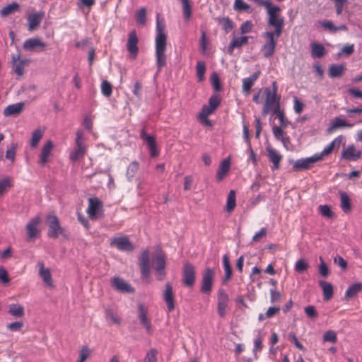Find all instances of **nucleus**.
Here are the masks:
<instances>
[{"label":"nucleus","mask_w":362,"mask_h":362,"mask_svg":"<svg viewBox=\"0 0 362 362\" xmlns=\"http://www.w3.org/2000/svg\"><path fill=\"white\" fill-rule=\"evenodd\" d=\"M136 23L139 25H144L146 21V10L145 8H141L135 15Z\"/></svg>","instance_id":"3c124183"},{"label":"nucleus","mask_w":362,"mask_h":362,"mask_svg":"<svg viewBox=\"0 0 362 362\" xmlns=\"http://www.w3.org/2000/svg\"><path fill=\"white\" fill-rule=\"evenodd\" d=\"M345 137L339 135L336 137L331 143H329L321 153H315L316 156L320 158V161L322 160L325 157L331 154L334 150L338 151L340 146L345 144Z\"/></svg>","instance_id":"9b49d317"},{"label":"nucleus","mask_w":362,"mask_h":362,"mask_svg":"<svg viewBox=\"0 0 362 362\" xmlns=\"http://www.w3.org/2000/svg\"><path fill=\"white\" fill-rule=\"evenodd\" d=\"M53 148L54 144L50 140L47 141L43 144L41 151L38 156V164L40 166L43 167L49 162Z\"/></svg>","instance_id":"aec40b11"},{"label":"nucleus","mask_w":362,"mask_h":362,"mask_svg":"<svg viewBox=\"0 0 362 362\" xmlns=\"http://www.w3.org/2000/svg\"><path fill=\"white\" fill-rule=\"evenodd\" d=\"M261 75L260 71H257L250 77L243 79L242 91L245 95H249L251 92L252 87Z\"/></svg>","instance_id":"bb28decb"},{"label":"nucleus","mask_w":362,"mask_h":362,"mask_svg":"<svg viewBox=\"0 0 362 362\" xmlns=\"http://www.w3.org/2000/svg\"><path fill=\"white\" fill-rule=\"evenodd\" d=\"M139 262L141 277L143 279L148 278L151 274V266L149 250L148 249H145L141 252Z\"/></svg>","instance_id":"2eb2a0df"},{"label":"nucleus","mask_w":362,"mask_h":362,"mask_svg":"<svg viewBox=\"0 0 362 362\" xmlns=\"http://www.w3.org/2000/svg\"><path fill=\"white\" fill-rule=\"evenodd\" d=\"M230 160L224 159L220 164L216 173V179L218 182L221 181L228 174L230 169Z\"/></svg>","instance_id":"2f4dec72"},{"label":"nucleus","mask_w":362,"mask_h":362,"mask_svg":"<svg viewBox=\"0 0 362 362\" xmlns=\"http://www.w3.org/2000/svg\"><path fill=\"white\" fill-rule=\"evenodd\" d=\"M341 208L344 213H349L351 209V199L346 192L340 193Z\"/></svg>","instance_id":"79ce46f5"},{"label":"nucleus","mask_w":362,"mask_h":362,"mask_svg":"<svg viewBox=\"0 0 362 362\" xmlns=\"http://www.w3.org/2000/svg\"><path fill=\"white\" fill-rule=\"evenodd\" d=\"M264 91L265 102L264 103L262 114L264 116L269 112H275L281 109V95L278 94V85L276 81L272 83V88L266 87Z\"/></svg>","instance_id":"f03ea898"},{"label":"nucleus","mask_w":362,"mask_h":362,"mask_svg":"<svg viewBox=\"0 0 362 362\" xmlns=\"http://www.w3.org/2000/svg\"><path fill=\"white\" fill-rule=\"evenodd\" d=\"M345 137L339 135L336 137L331 143H329L321 153H315L316 156L320 158V161L322 160L325 157L331 154L334 150L338 151L340 146L345 144Z\"/></svg>","instance_id":"9d476101"},{"label":"nucleus","mask_w":362,"mask_h":362,"mask_svg":"<svg viewBox=\"0 0 362 362\" xmlns=\"http://www.w3.org/2000/svg\"><path fill=\"white\" fill-rule=\"evenodd\" d=\"M354 52V44H346L343 46L339 52H338V56H345L349 57Z\"/></svg>","instance_id":"603ef678"},{"label":"nucleus","mask_w":362,"mask_h":362,"mask_svg":"<svg viewBox=\"0 0 362 362\" xmlns=\"http://www.w3.org/2000/svg\"><path fill=\"white\" fill-rule=\"evenodd\" d=\"M100 88H101V93L104 96H105L107 98H109L111 96V95L112 93V86L108 81H107V80L103 81L101 83Z\"/></svg>","instance_id":"de8ad7c7"},{"label":"nucleus","mask_w":362,"mask_h":362,"mask_svg":"<svg viewBox=\"0 0 362 362\" xmlns=\"http://www.w3.org/2000/svg\"><path fill=\"white\" fill-rule=\"evenodd\" d=\"M20 5L13 2L3 7L0 11V14L2 17H6L11 14L15 13L17 11H20Z\"/></svg>","instance_id":"4c0bfd02"},{"label":"nucleus","mask_w":362,"mask_h":362,"mask_svg":"<svg viewBox=\"0 0 362 362\" xmlns=\"http://www.w3.org/2000/svg\"><path fill=\"white\" fill-rule=\"evenodd\" d=\"M320 287L323 291L324 300H329L333 296V286L330 283L325 281H320L319 282Z\"/></svg>","instance_id":"e433bc0d"},{"label":"nucleus","mask_w":362,"mask_h":362,"mask_svg":"<svg viewBox=\"0 0 362 362\" xmlns=\"http://www.w3.org/2000/svg\"><path fill=\"white\" fill-rule=\"evenodd\" d=\"M317 161H320V158L314 154L311 157L297 160L293 164V169L295 171L307 170L309 169L313 163Z\"/></svg>","instance_id":"b1692460"},{"label":"nucleus","mask_w":362,"mask_h":362,"mask_svg":"<svg viewBox=\"0 0 362 362\" xmlns=\"http://www.w3.org/2000/svg\"><path fill=\"white\" fill-rule=\"evenodd\" d=\"M139 167V163L136 161H132L130 163L127 168V175L129 177H133L138 170Z\"/></svg>","instance_id":"052dcab7"},{"label":"nucleus","mask_w":362,"mask_h":362,"mask_svg":"<svg viewBox=\"0 0 362 362\" xmlns=\"http://www.w3.org/2000/svg\"><path fill=\"white\" fill-rule=\"evenodd\" d=\"M11 64L14 72L18 76H21L23 74V59L19 51H17L16 54H12Z\"/></svg>","instance_id":"7c9ffc66"},{"label":"nucleus","mask_w":362,"mask_h":362,"mask_svg":"<svg viewBox=\"0 0 362 362\" xmlns=\"http://www.w3.org/2000/svg\"><path fill=\"white\" fill-rule=\"evenodd\" d=\"M262 341H263V337L261 335L257 337L254 339L253 353H254L255 359L258 358V356H257V353L261 351L263 349Z\"/></svg>","instance_id":"8fccbe9b"},{"label":"nucleus","mask_w":362,"mask_h":362,"mask_svg":"<svg viewBox=\"0 0 362 362\" xmlns=\"http://www.w3.org/2000/svg\"><path fill=\"white\" fill-rule=\"evenodd\" d=\"M153 267L157 280L163 281L166 275V258L162 251L158 252L153 256Z\"/></svg>","instance_id":"39448f33"},{"label":"nucleus","mask_w":362,"mask_h":362,"mask_svg":"<svg viewBox=\"0 0 362 362\" xmlns=\"http://www.w3.org/2000/svg\"><path fill=\"white\" fill-rule=\"evenodd\" d=\"M38 266L40 267L39 274L43 280L44 283L49 287L53 286V281L51 275L50 270L45 267L43 262H39Z\"/></svg>","instance_id":"c756f323"},{"label":"nucleus","mask_w":362,"mask_h":362,"mask_svg":"<svg viewBox=\"0 0 362 362\" xmlns=\"http://www.w3.org/2000/svg\"><path fill=\"white\" fill-rule=\"evenodd\" d=\"M157 354L156 349H151L145 357V362H157Z\"/></svg>","instance_id":"774afa93"},{"label":"nucleus","mask_w":362,"mask_h":362,"mask_svg":"<svg viewBox=\"0 0 362 362\" xmlns=\"http://www.w3.org/2000/svg\"><path fill=\"white\" fill-rule=\"evenodd\" d=\"M362 156L361 150L356 149L354 144H350L341 151V158L349 161H356Z\"/></svg>","instance_id":"4be33fe9"},{"label":"nucleus","mask_w":362,"mask_h":362,"mask_svg":"<svg viewBox=\"0 0 362 362\" xmlns=\"http://www.w3.org/2000/svg\"><path fill=\"white\" fill-rule=\"evenodd\" d=\"M101 206L102 202L98 198H90L88 199V206L86 212L90 219L96 218L98 212Z\"/></svg>","instance_id":"c85d7f7f"},{"label":"nucleus","mask_w":362,"mask_h":362,"mask_svg":"<svg viewBox=\"0 0 362 362\" xmlns=\"http://www.w3.org/2000/svg\"><path fill=\"white\" fill-rule=\"evenodd\" d=\"M111 286L114 289L121 293H132L134 292V288L120 277L112 278Z\"/></svg>","instance_id":"412c9836"},{"label":"nucleus","mask_w":362,"mask_h":362,"mask_svg":"<svg viewBox=\"0 0 362 362\" xmlns=\"http://www.w3.org/2000/svg\"><path fill=\"white\" fill-rule=\"evenodd\" d=\"M323 339L325 341H329L332 343H335L337 341V337L334 332L333 331H327L323 335Z\"/></svg>","instance_id":"338daca9"},{"label":"nucleus","mask_w":362,"mask_h":362,"mask_svg":"<svg viewBox=\"0 0 362 362\" xmlns=\"http://www.w3.org/2000/svg\"><path fill=\"white\" fill-rule=\"evenodd\" d=\"M139 38L137 36L136 31L132 30L128 35V39L127 42V49L130 54V57L132 59H136L139 53L138 47Z\"/></svg>","instance_id":"a211bd4d"},{"label":"nucleus","mask_w":362,"mask_h":362,"mask_svg":"<svg viewBox=\"0 0 362 362\" xmlns=\"http://www.w3.org/2000/svg\"><path fill=\"white\" fill-rule=\"evenodd\" d=\"M206 64L203 61H199L196 65L197 76L199 81H202L204 79V74L206 72Z\"/></svg>","instance_id":"a18cd8bd"},{"label":"nucleus","mask_w":362,"mask_h":362,"mask_svg":"<svg viewBox=\"0 0 362 362\" xmlns=\"http://www.w3.org/2000/svg\"><path fill=\"white\" fill-rule=\"evenodd\" d=\"M138 318L141 324L145 327L146 332L151 334L153 332L151 318L148 317V311L144 304L138 305Z\"/></svg>","instance_id":"6ab92c4d"},{"label":"nucleus","mask_w":362,"mask_h":362,"mask_svg":"<svg viewBox=\"0 0 362 362\" xmlns=\"http://www.w3.org/2000/svg\"><path fill=\"white\" fill-rule=\"evenodd\" d=\"M140 136L141 138L145 141L148 145V146H152V144L156 143V139L153 136L148 134L145 129H143L141 131V133H140Z\"/></svg>","instance_id":"680f3d73"},{"label":"nucleus","mask_w":362,"mask_h":362,"mask_svg":"<svg viewBox=\"0 0 362 362\" xmlns=\"http://www.w3.org/2000/svg\"><path fill=\"white\" fill-rule=\"evenodd\" d=\"M223 266L225 272L223 283L226 284L232 276V269L230 264L229 257L227 255L223 257Z\"/></svg>","instance_id":"ea45409f"},{"label":"nucleus","mask_w":362,"mask_h":362,"mask_svg":"<svg viewBox=\"0 0 362 362\" xmlns=\"http://www.w3.org/2000/svg\"><path fill=\"white\" fill-rule=\"evenodd\" d=\"M44 133L45 131L40 128L35 129L32 133L31 139L30 141V145L33 148H35L38 146L40 140L42 139L44 135Z\"/></svg>","instance_id":"58836bf2"},{"label":"nucleus","mask_w":362,"mask_h":362,"mask_svg":"<svg viewBox=\"0 0 362 362\" xmlns=\"http://www.w3.org/2000/svg\"><path fill=\"white\" fill-rule=\"evenodd\" d=\"M236 206V195L235 190H230L227 197V202L226 205V211L231 212L234 210Z\"/></svg>","instance_id":"c03bdc74"},{"label":"nucleus","mask_w":362,"mask_h":362,"mask_svg":"<svg viewBox=\"0 0 362 362\" xmlns=\"http://www.w3.org/2000/svg\"><path fill=\"white\" fill-rule=\"evenodd\" d=\"M182 4L183 16L185 21H189L192 16V6L189 0H180Z\"/></svg>","instance_id":"49530a36"},{"label":"nucleus","mask_w":362,"mask_h":362,"mask_svg":"<svg viewBox=\"0 0 362 362\" xmlns=\"http://www.w3.org/2000/svg\"><path fill=\"white\" fill-rule=\"evenodd\" d=\"M264 40L261 47V52L267 59L270 58L275 52L277 40L281 35H277L275 32L265 31L262 33Z\"/></svg>","instance_id":"20e7f679"},{"label":"nucleus","mask_w":362,"mask_h":362,"mask_svg":"<svg viewBox=\"0 0 362 362\" xmlns=\"http://www.w3.org/2000/svg\"><path fill=\"white\" fill-rule=\"evenodd\" d=\"M280 12L281 8L278 6L272 4L267 9L268 14L267 23L269 25L274 28V30L273 32H275L277 35H281L284 26V19L280 15Z\"/></svg>","instance_id":"7ed1b4c3"},{"label":"nucleus","mask_w":362,"mask_h":362,"mask_svg":"<svg viewBox=\"0 0 362 362\" xmlns=\"http://www.w3.org/2000/svg\"><path fill=\"white\" fill-rule=\"evenodd\" d=\"M165 28L164 21H160L158 17L156 36V58L158 69H161L166 65L167 36L165 33Z\"/></svg>","instance_id":"f257e3e1"},{"label":"nucleus","mask_w":362,"mask_h":362,"mask_svg":"<svg viewBox=\"0 0 362 362\" xmlns=\"http://www.w3.org/2000/svg\"><path fill=\"white\" fill-rule=\"evenodd\" d=\"M90 349L87 346H83L79 352V358L78 362H85L86 360L90 356Z\"/></svg>","instance_id":"5fc2aeb1"},{"label":"nucleus","mask_w":362,"mask_h":362,"mask_svg":"<svg viewBox=\"0 0 362 362\" xmlns=\"http://www.w3.org/2000/svg\"><path fill=\"white\" fill-rule=\"evenodd\" d=\"M44 17L43 11L28 13L27 16L28 30L32 33L38 30Z\"/></svg>","instance_id":"dca6fc26"},{"label":"nucleus","mask_w":362,"mask_h":362,"mask_svg":"<svg viewBox=\"0 0 362 362\" xmlns=\"http://www.w3.org/2000/svg\"><path fill=\"white\" fill-rule=\"evenodd\" d=\"M267 156L270 162L272 163L271 170L272 171L279 170L280 168V163L282 160L283 156L276 149L272 147H267Z\"/></svg>","instance_id":"393cba45"},{"label":"nucleus","mask_w":362,"mask_h":362,"mask_svg":"<svg viewBox=\"0 0 362 362\" xmlns=\"http://www.w3.org/2000/svg\"><path fill=\"white\" fill-rule=\"evenodd\" d=\"M211 85L215 90H216V91L220 90V89H221L220 78H219V76L216 72H214L211 74Z\"/></svg>","instance_id":"e2e57ef3"},{"label":"nucleus","mask_w":362,"mask_h":362,"mask_svg":"<svg viewBox=\"0 0 362 362\" xmlns=\"http://www.w3.org/2000/svg\"><path fill=\"white\" fill-rule=\"evenodd\" d=\"M196 280V271L191 263H185L182 271V284L187 287H192Z\"/></svg>","instance_id":"ddd939ff"},{"label":"nucleus","mask_w":362,"mask_h":362,"mask_svg":"<svg viewBox=\"0 0 362 362\" xmlns=\"http://www.w3.org/2000/svg\"><path fill=\"white\" fill-rule=\"evenodd\" d=\"M23 110V103H18L7 106L4 110L5 117L15 116L21 113Z\"/></svg>","instance_id":"72a5a7b5"},{"label":"nucleus","mask_w":362,"mask_h":362,"mask_svg":"<svg viewBox=\"0 0 362 362\" xmlns=\"http://www.w3.org/2000/svg\"><path fill=\"white\" fill-rule=\"evenodd\" d=\"M264 90L265 88H262L255 94H254L253 101L256 104H262L265 102Z\"/></svg>","instance_id":"6e6d98bb"},{"label":"nucleus","mask_w":362,"mask_h":362,"mask_svg":"<svg viewBox=\"0 0 362 362\" xmlns=\"http://www.w3.org/2000/svg\"><path fill=\"white\" fill-rule=\"evenodd\" d=\"M48 226L47 235L52 238H57L59 235H64V229L60 226L59 218L54 214H49L46 218Z\"/></svg>","instance_id":"0eeeda50"},{"label":"nucleus","mask_w":362,"mask_h":362,"mask_svg":"<svg viewBox=\"0 0 362 362\" xmlns=\"http://www.w3.org/2000/svg\"><path fill=\"white\" fill-rule=\"evenodd\" d=\"M233 8L235 11H247L248 9L250 8V6L247 4H246L243 0H235Z\"/></svg>","instance_id":"bf43d9fd"},{"label":"nucleus","mask_w":362,"mask_h":362,"mask_svg":"<svg viewBox=\"0 0 362 362\" xmlns=\"http://www.w3.org/2000/svg\"><path fill=\"white\" fill-rule=\"evenodd\" d=\"M105 317L107 322L119 326L122 322L121 317L112 309L106 308L105 310Z\"/></svg>","instance_id":"473e14b6"},{"label":"nucleus","mask_w":362,"mask_h":362,"mask_svg":"<svg viewBox=\"0 0 362 362\" xmlns=\"http://www.w3.org/2000/svg\"><path fill=\"white\" fill-rule=\"evenodd\" d=\"M362 290V284L356 283L350 286L345 292V298H351L356 296Z\"/></svg>","instance_id":"37998d69"},{"label":"nucleus","mask_w":362,"mask_h":362,"mask_svg":"<svg viewBox=\"0 0 362 362\" xmlns=\"http://www.w3.org/2000/svg\"><path fill=\"white\" fill-rule=\"evenodd\" d=\"M174 293L173 291L172 285L170 283L165 284V288L163 292V300H165L169 312L175 309Z\"/></svg>","instance_id":"cd10ccee"},{"label":"nucleus","mask_w":362,"mask_h":362,"mask_svg":"<svg viewBox=\"0 0 362 362\" xmlns=\"http://www.w3.org/2000/svg\"><path fill=\"white\" fill-rule=\"evenodd\" d=\"M274 115L277 117L280 122V126L282 127H287L291 122L286 118L284 112L282 110H279L276 112L273 113Z\"/></svg>","instance_id":"09e8293b"},{"label":"nucleus","mask_w":362,"mask_h":362,"mask_svg":"<svg viewBox=\"0 0 362 362\" xmlns=\"http://www.w3.org/2000/svg\"><path fill=\"white\" fill-rule=\"evenodd\" d=\"M41 219L39 216L32 218L26 225V231L28 241H35L40 235L39 228Z\"/></svg>","instance_id":"4468645a"},{"label":"nucleus","mask_w":362,"mask_h":362,"mask_svg":"<svg viewBox=\"0 0 362 362\" xmlns=\"http://www.w3.org/2000/svg\"><path fill=\"white\" fill-rule=\"evenodd\" d=\"M47 42L39 37H30L24 42V49L31 52H43L47 50Z\"/></svg>","instance_id":"6e6552de"},{"label":"nucleus","mask_w":362,"mask_h":362,"mask_svg":"<svg viewBox=\"0 0 362 362\" xmlns=\"http://www.w3.org/2000/svg\"><path fill=\"white\" fill-rule=\"evenodd\" d=\"M308 268V264L303 259H298L295 264V271L298 273H303Z\"/></svg>","instance_id":"864d4df0"},{"label":"nucleus","mask_w":362,"mask_h":362,"mask_svg":"<svg viewBox=\"0 0 362 362\" xmlns=\"http://www.w3.org/2000/svg\"><path fill=\"white\" fill-rule=\"evenodd\" d=\"M8 313L16 317H20L23 315V307L20 305L12 304L9 306Z\"/></svg>","instance_id":"4d7b16f0"},{"label":"nucleus","mask_w":362,"mask_h":362,"mask_svg":"<svg viewBox=\"0 0 362 362\" xmlns=\"http://www.w3.org/2000/svg\"><path fill=\"white\" fill-rule=\"evenodd\" d=\"M248 42L247 36H242L240 37H234L228 47V52L232 54L235 48L241 47L243 45H246Z\"/></svg>","instance_id":"f704fd0d"},{"label":"nucleus","mask_w":362,"mask_h":362,"mask_svg":"<svg viewBox=\"0 0 362 362\" xmlns=\"http://www.w3.org/2000/svg\"><path fill=\"white\" fill-rule=\"evenodd\" d=\"M229 298L223 288H219L218 292V313L221 317L226 314V309L228 306Z\"/></svg>","instance_id":"5701e85b"},{"label":"nucleus","mask_w":362,"mask_h":362,"mask_svg":"<svg viewBox=\"0 0 362 362\" xmlns=\"http://www.w3.org/2000/svg\"><path fill=\"white\" fill-rule=\"evenodd\" d=\"M76 135V147L69 155V158L72 162H76L78 159L84 157L87 151V147L83 144L84 138L83 131L78 130Z\"/></svg>","instance_id":"423d86ee"},{"label":"nucleus","mask_w":362,"mask_h":362,"mask_svg":"<svg viewBox=\"0 0 362 362\" xmlns=\"http://www.w3.org/2000/svg\"><path fill=\"white\" fill-rule=\"evenodd\" d=\"M254 25L251 21H247L240 26V32L242 34H247L252 31Z\"/></svg>","instance_id":"69168bd1"},{"label":"nucleus","mask_w":362,"mask_h":362,"mask_svg":"<svg viewBox=\"0 0 362 362\" xmlns=\"http://www.w3.org/2000/svg\"><path fill=\"white\" fill-rule=\"evenodd\" d=\"M310 47L313 57L321 58L325 54V49L322 45L313 42Z\"/></svg>","instance_id":"a19ab883"},{"label":"nucleus","mask_w":362,"mask_h":362,"mask_svg":"<svg viewBox=\"0 0 362 362\" xmlns=\"http://www.w3.org/2000/svg\"><path fill=\"white\" fill-rule=\"evenodd\" d=\"M354 127V124L347 122L346 119H343L341 117H334L332 122L330 123L329 127L327 129L328 134H332L338 129L341 128H352Z\"/></svg>","instance_id":"a878e982"},{"label":"nucleus","mask_w":362,"mask_h":362,"mask_svg":"<svg viewBox=\"0 0 362 362\" xmlns=\"http://www.w3.org/2000/svg\"><path fill=\"white\" fill-rule=\"evenodd\" d=\"M286 127L274 126L272 128V132L276 139L280 140L281 138L285 136L286 134L284 129Z\"/></svg>","instance_id":"13d9d810"},{"label":"nucleus","mask_w":362,"mask_h":362,"mask_svg":"<svg viewBox=\"0 0 362 362\" xmlns=\"http://www.w3.org/2000/svg\"><path fill=\"white\" fill-rule=\"evenodd\" d=\"M345 137L339 135L336 137L331 143H329L321 153H315L316 156L320 158V161L322 160L325 157L331 154L334 150L338 151L340 146L345 144Z\"/></svg>","instance_id":"1a4fd4ad"},{"label":"nucleus","mask_w":362,"mask_h":362,"mask_svg":"<svg viewBox=\"0 0 362 362\" xmlns=\"http://www.w3.org/2000/svg\"><path fill=\"white\" fill-rule=\"evenodd\" d=\"M110 245L120 251L132 252L134 249V245L127 235L112 238L110 240Z\"/></svg>","instance_id":"f8f14e48"},{"label":"nucleus","mask_w":362,"mask_h":362,"mask_svg":"<svg viewBox=\"0 0 362 362\" xmlns=\"http://www.w3.org/2000/svg\"><path fill=\"white\" fill-rule=\"evenodd\" d=\"M215 273L211 268H206L202 276L201 291L209 294L212 289Z\"/></svg>","instance_id":"f3484780"},{"label":"nucleus","mask_w":362,"mask_h":362,"mask_svg":"<svg viewBox=\"0 0 362 362\" xmlns=\"http://www.w3.org/2000/svg\"><path fill=\"white\" fill-rule=\"evenodd\" d=\"M11 187V182L8 178L0 180V195L6 193Z\"/></svg>","instance_id":"0e129e2a"},{"label":"nucleus","mask_w":362,"mask_h":362,"mask_svg":"<svg viewBox=\"0 0 362 362\" xmlns=\"http://www.w3.org/2000/svg\"><path fill=\"white\" fill-rule=\"evenodd\" d=\"M344 64H331L329 67V76L331 78L341 76L346 71Z\"/></svg>","instance_id":"c9c22d12"}]
</instances>
